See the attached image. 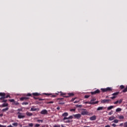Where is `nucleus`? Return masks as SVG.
Here are the masks:
<instances>
[{
    "instance_id": "ea45409f",
    "label": "nucleus",
    "mask_w": 127,
    "mask_h": 127,
    "mask_svg": "<svg viewBox=\"0 0 127 127\" xmlns=\"http://www.w3.org/2000/svg\"><path fill=\"white\" fill-rule=\"evenodd\" d=\"M4 99H5V97L4 96L0 98V100H4Z\"/></svg>"
},
{
    "instance_id": "052dcab7",
    "label": "nucleus",
    "mask_w": 127,
    "mask_h": 127,
    "mask_svg": "<svg viewBox=\"0 0 127 127\" xmlns=\"http://www.w3.org/2000/svg\"><path fill=\"white\" fill-rule=\"evenodd\" d=\"M105 127H110V125H107Z\"/></svg>"
},
{
    "instance_id": "6e6d98bb",
    "label": "nucleus",
    "mask_w": 127,
    "mask_h": 127,
    "mask_svg": "<svg viewBox=\"0 0 127 127\" xmlns=\"http://www.w3.org/2000/svg\"><path fill=\"white\" fill-rule=\"evenodd\" d=\"M70 120H68V121H65L64 122H65V123H70Z\"/></svg>"
},
{
    "instance_id": "774afa93",
    "label": "nucleus",
    "mask_w": 127,
    "mask_h": 127,
    "mask_svg": "<svg viewBox=\"0 0 127 127\" xmlns=\"http://www.w3.org/2000/svg\"><path fill=\"white\" fill-rule=\"evenodd\" d=\"M62 127H65L63 126V125H62Z\"/></svg>"
},
{
    "instance_id": "9d476101",
    "label": "nucleus",
    "mask_w": 127,
    "mask_h": 127,
    "mask_svg": "<svg viewBox=\"0 0 127 127\" xmlns=\"http://www.w3.org/2000/svg\"><path fill=\"white\" fill-rule=\"evenodd\" d=\"M99 103V101H96L95 102H89V104H91V105H96V104H98Z\"/></svg>"
},
{
    "instance_id": "c756f323",
    "label": "nucleus",
    "mask_w": 127,
    "mask_h": 127,
    "mask_svg": "<svg viewBox=\"0 0 127 127\" xmlns=\"http://www.w3.org/2000/svg\"><path fill=\"white\" fill-rule=\"evenodd\" d=\"M119 104H122V103H123V99H120L119 101Z\"/></svg>"
},
{
    "instance_id": "6e6552de",
    "label": "nucleus",
    "mask_w": 127,
    "mask_h": 127,
    "mask_svg": "<svg viewBox=\"0 0 127 127\" xmlns=\"http://www.w3.org/2000/svg\"><path fill=\"white\" fill-rule=\"evenodd\" d=\"M115 119H116V117H115V116H111V117H109L108 120L109 121H114V120H115Z\"/></svg>"
},
{
    "instance_id": "72a5a7b5",
    "label": "nucleus",
    "mask_w": 127,
    "mask_h": 127,
    "mask_svg": "<svg viewBox=\"0 0 127 127\" xmlns=\"http://www.w3.org/2000/svg\"><path fill=\"white\" fill-rule=\"evenodd\" d=\"M22 105H28V102H23Z\"/></svg>"
},
{
    "instance_id": "1a4fd4ad",
    "label": "nucleus",
    "mask_w": 127,
    "mask_h": 127,
    "mask_svg": "<svg viewBox=\"0 0 127 127\" xmlns=\"http://www.w3.org/2000/svg\"><path fill=\"white\" fill-rule=\"evenodd\" d=\"M104 109L103 107H99L97 109V111H102Z\"/></svg>"
},
{
    "instance_id": "4d7b16f0",
    "label": "nucleus",
    "mask_w": 127,
    "mask_h": 127,
    "mask_svg": "<svg viewBox=\"0 0 127 127\" xmlns=\"http://www.w3.org/2000/svg\"><path fill=\"white\" fill-rule=\"evenodd\" d=\"M112 114H113V113H112V112L109 113V115L110 116H111V115H112Z\"/></svg>"
},
{
    "instance_id": "7c9ffc66",
    "label": "nucleus",
    "mask_w": 127,
    "mask_h": 127,
    "mask_svg": "<svg viewBox=\"0 0 127 127\" xmlns=\"http://www.w3.org/2000/svg\"><path fill=\"white\" fill-rule=\"evenodd\" d=\"M17 123H13L12 125L14 126L15 127H17Z\"/></svg>"
},
{
    "instance_id": "69168bd1",
    "label": "nucleus",
    "mask_w": 127,
    "mask_h": 127,
    "mask_svg": "<svg viewBox=\"0 0 127 127\" xmlns=\"http://www.w3.org/2000/svg\"><path fill=\"white\" fill-rule=\"evenodd\" d=\"M57 109V110H60V107H58Z\"/></svg>"
},
{
    "instance_id": "37998d69",
    "label": "nucleus",
    "mask_w": 127,
    "mask_h": 127,
    "mask_svg": "<svg viewBox=\"0 0 127 127\" xmlns=\"http://www.w3.org/2000/svg\"><path fill=\"white\" fill-rule=\"evenodd\" d=\"M124 127H127V122H126V123H125L124 124Z\"/></svg>"
},
{
    "instance_id": "8fccbe9b",
    "label": "nucleus",
    "mask_w": 127,
    "mask_h": 127,
    "mask_svg": "<svg viewBox=\"0 0 127 127\" xmlns=\"http://www.w3.org/2000/svg\"><path fill=\"white\" fill-rule=\"evenodd\" d=\"M7 102V100H3V101H2V102L3 103H5V102Z\"/></svg>"
},
{
    "instance_id": "a878e982",
    "label": "nucleus",
    "mask_w": 127,
    "mask_h": 127,
    "mask_svg": "<svg viewBox=\"0 0 127 127\" xmlns=\"http://www.w3.org/2000/svg\"><path fill=\"white\" fill-rule=\"evenodd\" d=\"M39 95V94H38V93H33V96H38Z\"/></svg>"
},
{
    "instance_id": "a19ab883",
    "label": "nucleus",
    "mask_w": 127,
    "mask_h": 127,
    "mask_svg": "<svg viewBox=\"0 0 127 127\" xmlns=\"http://www.w3.org/2000/svg\"><path fill=\"white\" fill-rule=\"evenodd\" d=\"M29 127H33V124H32V123L29 124Z\"/></svg>"
},
{
    "instance_id": "39448f33",
    "label": "nucleus",
    "mask_w": 127,
    "mask_h": 127,
    "mask_svg": "<svg viewBox=\"0 0 127 127\" xmlns=\"http://www.w3.org/2000/svg\"><path fill=\"white\" fill-rule=\"evenodd\" d=\"M96 119H97V117H96V116H93L90 118V121H96Z\"/></svg>"
},
{
    "instance_id": "4468645a",
    "label": "nucleus",
    "mask_w": 127,
    "mask_h": 127,
    "mask_svg": "<svg viewBox=\"0 0 127 127\" xmlns=\"http://www.w3.org/2000/svg\"><path fill=\"white\" fill-rule=\"evenodd\" d=\"M118 94H120L119 92H115L112 94V96H117Z\"/></svg>"
},
{
    "instance_id": "393cba45",
    "label": "nucleus",
    "mask_w": 127,
    "mask_h": 127,
    "mask_svg": "<svg viewBox=\"0 0 127 127\" xmlns=\"http://www.w3.org/2000/svg\"><path fill=\"white\" fill-rule=\"evenodd\" d=\"M26 99H27V98H25V97H22L20 98L21 101H23V100H26Z\"/></svg>"
},
{
    "instance_id": "cd10ccee",
    "label": "nucleus",
    "mask_w": 127,
    "mask_h": 127,
    "mask_svg": "<svg viewBox=\"0 0 127 127\" xmlns=\"http://www.w3.org/2000/svg\"><path fill=\"white\" fill-rule=\"evenodd\" d=\"M89 97H90V95H85V96H84V98L85 99H88Z\"/></svg>"
},
{
    "instance_id": "5fc2aeb1",
    "label": "nucleus",
    "mask_w": 127,
    "mask_h": 127,
    "mask_svg": "<svg viewBox=\"0 0 127 127\" xmlns=\"http://www.w3.org/2000/svg\"><path fill=\"white\" fill-rule=\"evenodd\" d=\"M43 100H44V99H41V98H39V101H43Z\"/></svg>"
},
{
    "instance_id": "bb28decb",
    "label": "nucleus",
    "mask_w": 127,
    "mask_h": 127,
    "mask_svg": "<svg viewBox=\"0 0 127 127\" xmlns=\"http://www.w3.org/2000/svg\"><path fill=\"white\" fill-rule=\"evenodd\" d=\"M8 110V108H6L4 109H2V112H5L6 111H7Z\"/></svg>"
},
{
    "instance_id": "f3484780",
    "label": "nucleus",
    "mask_w": 127,
    "mask_h": 127,
    "mask_svg": "<svg viewBox=\"0 0 127 127\" xmlns=\"http://www.w3.org/2000/svg\"><path fill=\"white\" fill-rule=\"evenodd\" d=\"M94 101H96V98H92L90 101V103H93V102H94Z\"/></svg>"
},
{
    "instance_id": "864d4df0",
    "label": "nucleus",
    "mask_w": 127,
    "mask_h": 127,
    "mask_svg": "<svg viewBox=\"0 0 127 127\" xmlns=\"http://www.w3.org/2000/svg\"><path fill=\"white\" fill-rule=\"evenodd\" d=\"M59 104L60 105H64V103L61 102V103H59Z\"/></svg>"
},
{
    "instance_id": "4be33fe9",
    "label": "nucleus",
    "mask_w": 127,
    "mask_h": 127,
    "mask_svg": "<svg viewBox=\"0 0 127 127\" xmlns=\"http://www.w3.org/2000/svg\"><path fill=\"white\" fill-rule=\"evenodd\" d=\"M122 111V109L121 108H117L116 109V112H121Z\"/></svg>"
},
{
    "instance_id": "b1692460",
    "label": "nucleus",
    "mask_w": 127,
    "mask_h": 127,
    "mask_svg": "<svg viewBox=\"0 0 127 127\" xmlns=\"http://www.w3.org/2000/svg\"><path fill=\"white\" fill-rule=\"evenodd\" d=\"M7 106H8V104L7 103L3 104L2 105V107H7Z\"/></svg>"
},
{
    "instance_id": "2eb2a0df",
    "label": "nucleus",
    "mask_w": 127,
    "mask_h": 127,
    "mask_svg": "<svg viewBox=\"0 0 127 127\" xmlns=\"http://www.w3.org/2000/svg\"><path fill=\"white\" fill-rule=\"evenodd\" d=\"M122 92H123V93H126V92H127V86L126 88H125V89L122 91Z\"/></svg>"
},
{
    "instance_id": "dca6fc26",
    "label": "nucleus",
    "mask_w": 127,
    "mask_h": 127,
    "mask_svg": "<svg viewBox=\"0 0 127 127\" xmlns=\"http://www.w3.org/2000/svg\"><path fill=\"white\" fill-rule=\"evenodd\" d=\"M112 109H114V106H111L108 108V110H112Z\"/></svg>"
},
{
    "instance_id": "bf43d9fd",
    "label": "nucleus",
    "mask_w": 127,
    "mask_h": 127,
    "mask_svg": "<svg viewBox=\"0 0 127 127\" xmlns=\"http://www.w3.org/2000/svg\"><path fill=\"white\" fill-rule=\"evenodd\" d=\"M74 104H76V103H79V101H75L74 102Z\"/></svg>"
},
{
    "instance_id": "de8ad7c7",
    "label": "nucleus",
    "mask_w": 127,
    "mask_h": 127,
    "mask_svg": "<svg viewBox=\"0 0 127 127\" xmlns=\"http://www.w3.org/2000/svg\"><path fill=\"white\" fill-rule=\"evenodd\" d=\"M118 103H119V100H118L116 102H114V104H118Z\"/></svg>"
},
{
    "instance_id": "680f3d73",
    "label": "nucleus",
    "mask_w": 127,
    "mask_h": 127,
    "mask_svg": "<svg viewBox=\"0 0 127 127\" xmlns=\"http://www.w3.org/2000/svg\"><path fill=\"white\" fill-rule=\"evenodd\" d=\"M2 116H3V114H0V117H2Z\"/></svg>"
},
{
    "instance_id": "423d86ee",
    "label": "nucleus",
    "mask_w": 127,
    "mask_h": 127,
    "mask_svg": "<svg viewBox=\"0 0 127 127\" xmlns=\"http://www.w3.org/2000/svg\"><path fill=\"white\" fill-rule=\"evenodd\" d=\"M41 114L42 115H46V114H47V110H43V111H42L41 112Z\"/></svg>"
},
{
    "instance_id": "2f4dec72",
    "label": "nucleus",
    "mask_w": 127,
    "mask_h": 127,
    "mask_svg": "<svg viewBox=\"0 0 127 127\" xmlns=\"http://www.w3.org/2000/svg\"><path fill=\"white\" fill-rule=\"evenodd\" d=\"M119 119H120V120L124 119V116H119Z\"/></svg>"
},
{
    "instance_id": "6ab92c4d",
    "label": "nucleus",
    "mask_w": 127,
    "mask_h": 127,
    "mask_svg": "<svg viewBox=\"0 0 127 127\" xmlns=\"http://www.w3.org/2000/svg\"><path fill=\"white\" fill-rule=\"evenodd\" d=\"M101 90L102 91V92H107L106 88H101Z\"/></svg>"
},
{
    "instance_id": "20e7f679",
    "label": "nucleus",
    "mask_w": 127,
    "mask_h": 127,
    "mask_svg": "<svg viewBox=\"0 0 127 127\" xmlns=\"http://www.w3.org/2000/svg\"><path fill=\"white\" fill-rule=\"evenodd\" d=\"M81 115H82V116H85L86 115H88V114H89V112L86 111H81Z\"/></svg>"
},
{
    "instance_id": "13d9d810",
    "label": "nucleus",
    "mask_w": 127,
    "mask_h": 127,
    "mask_svg": "<svg viewBox=\"0 0 127 127\" xmlns=\"http://www.w3.org/2000/svg\"><path fill=\"white\" fill-rule=\"evenodd\" d=\"M28 96H29V97H30L31 96V94L30 93H28L27 94Z\"/></svg>"
},
{
    "instance_id": "f257e3e1",
    "label": "nucleus",
    "mask_w": 127,
    "mask_h": 127,
    "mask_svg": "<svg viewBox=\"0 0 127 127\" xmlns=\"http://www.w3.org/2000/svg\"><path fill=\"white\" fill-rule=\"evenodd\" d=\"M17 114L18 115V118L19 119H23V118H25V116L22 115V113H21L20 112H18Z\"/></svg>"
},
{
    "instance_id": "0eeeda50",
    "label": "nucleus",
    "mask_w": 127,
    "mask_h": 127,
    "mask_svg": "<svg viewBox=\"0 0 127 127\" xmlns=\"http://www.w3.org/2000/svg\"><path fill=\"white\" fill-rule=\"evenodd\" d=\"M73 118V116H69V117L67 118V117H64V119H63V121H65V120H70L71 119H72Z\"/></svg>"
},
{
    "instance_id": "f704fd0d",
    "label": "nucleus",
    "mask_w": 127,
    "mask_h": 127,
    "mask_svg": "<svg viewBox=\"0 0 127 127\" xmlns=\"http://www.w3.org/2000/svg\"><path fill=\"white\" fill-rule=\"evenodd\" d=\"M120 88L122 90H123V89H124L125 88V86L124 85H121L120 86Z\"/></svg>"
},
{
    "instance_id": "e2e57ef3",
    "label": "nucleus",
    "mask_w": 127,
    "mask_h": 127,
    "mask_svg": "<svg viewBox=\"0 0 127 127\" xmlns=\"http://www.w3.org/2000/svg\"><path fill=\"white\" fill-rule=\"evenodd\" d=\"M61 96H62V95H64V94H63V93H62V92H61Z\"/></svg>"
},
{
    "instance_id": "ddd939ff",
    "label": "nucleus",
    "mask_w": 127,
    "mask_h": 127,
    "mask_svg": "<svg viewBox=\"0 0 127 127\" xmlns=\"http://www.w3.org/2000/svg\"><path fill=\"white\" fill-rule=\"evenodd\" d=\"M27 116H28L29 117H30L32 116V113H29V112H27L26 113Z\"/></svg>"
},
{
    "instance_id": "aec40b11",
    "label": "nucleus",
    "mask_w": 127,
    "mask_h": 127,
    "mask_svg": "<svg viewBox=\"0 0 127 127\" xmlns=\"http://www.w3.org/2000/svg\"><path fill=\"white\" fill-rule=\"evenodd\" d=\"M113 123H115V124H118V123H119V120L116 119V120H115L113 122Z\"/></svg>"
},
{
    "instance_id": "a18cd8bd",
    "label": "nucleus",
    "mask_w": 127,
    "mask_h": 127,
    "mask_svg": "<svg viewBox=\"0 0 127 127\" xmlns=\"http://www.w3.org/2000/svg\"><path fill=\"white\" fill-rule=\"evenodd\" d=\"M54 102L53 101H51L49 102H48L47 104H53Z\"/></svg>"
},
{
    "instance_id": "9b49d317",
    "label": "nucleus",
    "mask_w": 127,
    "mask_h": 127,
    "mask_svg": "<svg viewBox=\"0 0 127 127\" xmlns=\"http://www.w3.org/2000/svg\"><path fill=\"white\" fill-rule=\"evenodd\" d=\"M108 91H113V89L111 87H107L106 88V92H108Z\"/></svg>"
},
{
    "instance_id": "f03ea898",
    "label": "nucleus",
    "mask_w": 127,
    "mask_h": 127,
    "mask_svg": "<svg viewBox=\"0 0 127 127\" xmlns=\"http://www.w3.org/2000/svg\"><path fill=\"white\" fill-rule=\"evenodd\" d=\"M109 102H111V99H104L101 101L102 104H106V103H108Z\"/></svg>"
},
{
    "instance_id": "09e8293b",
    "label": "nucleus",
    "mask_w": 127,
    "mask_h": 127,
    "mask_svg": "<svg viewBox=\"0 0 127 127\" xmlns=\"http://www.w3.org/2000/svg\"><path fill=\"white\" fill-rule=\"evenodd\" d=\"M6 98H10V96L9 95H7L6 97H5Z\"/></svg>"
},
{
    "instance_id": "c03bdc74",
    "label": "nucleus",
    "mask_w": 127,
    "mask_h": 127,
    "mask_svg": "<svg viewBox=\"0 0 127 127\" xmlns=\"http://www.w3.org/2000/svg\"><path fill=\"white\" fill-rule=\"evenodd\" d=\"M54 127H60V125H55Z\"/></svg>"
},
{
    "instance_id": "5701e85b",
    "label": "nucleus",
    "mask_w": 127,
    "mask_h": 127,
    "mask_svg": "<svg viewBox=\"0 0 127 127\" xmlns=\"http://www.w3.org/2000/svg\"><path fill=\"white\" fill-rule=\"evenodd\" d=\"M0 96H5V93H0Z\"/></svg>"
},
{
    "instance_id": "49530a36",
    "label": "nucleus",
    "mask_w": 127,
    "mask_h": 127,
    "mask_svg": "<svg viewBox=\"0 0 127 127\" xmlns=\"http://www.w3.org/2000/svg\"><path fill=\"white\" fill-rule=\"evenodd\" d=\"M76 99V98H72L71 99V102H74V101H75V99Z\"/></svg>"
},
{
    "instance_id": "7ed1b4c3",
    "label": "nucleus",
    "mask_w": 127,
    "mask_h": 127,
    "mask_svg": "<svg viewBox=\"0 0 127 127\" xmlns=\"http://www.w3.org/2000/svg\"><path fill=\"white\" fill-rule=\"evenodd\" d=\"M81 116L82 115L80 114L73 115V117L75 118V119H80V118H81Z\"/></svg>"
},
{
    "instance_id": "412c9836",
    "label": "nucleus",
    "mask_w": 127,
    "mask_h": 127,
    "mask_svg": "<svg viewBox=\"0 0 127 127\" xmlns=\"http://www.w3.org/2000/svg\"><path fill=\"white\" fill-rule=\"evenodd\" d=\"M75 106L76 107V108H82V107H83V106L81 105H75Z\"/></svg>"
},
{
    "instance_id": "58836bf2",
    "label": "nucleus",
    "mask_w": 127,
    "mask_h": 127,
    "mask_svg": "<svg viewBox=\"0 0 127 127\" xmlns=\"http://www.w3.org/2000/svg\"><path fill=\"white\" fill-rule=\"evenodd\" d=\"M69 96H74V93H68Z\"/></svg>"
},
{
    "instance_id": "473e14b6",
    "label": "nucleus",
    "mask_w": 127,
    "mask_h": 127,
    "mask_svg": "<svg viewBox=\"0 0 127 127\" xmlns=\"http://www.w3.org/2000/svg\"><path fill=\"white\" fill-rule=\"evenodd\" d=\"M9 102L11 103L14 102V99H9Z\"/></svg>"
},
{
    "instance_id": "603ef678",
    "label": "nucleus",
    "mask_w": 127,
    "mask_h": 127,
    "mask_svg": "<svg viewBox=\"0 0 127 127\" xmlns=\"http://www.w3.org/2000/svg\"><path fill=\"white\" fill-rule=\"evenodd\" d=\"M112 127H117V125L116 124H113Z\"/></svg>"
},
{
    "instance_id": "4c0bfd02",
    "label": "nucleus",
    "mask_w": 127,
    "mask_h": 127,
    "mask_svg": "<svg viewBox=\"0 0 127 127\" xmlns=\"http://www.w3.org/2000/svg\"><path fill=\"white\" fill-rule=\"evenodd\" d=\"M31 111H36V108H32L31 109Z\"/></svg>"
},
{
    "instance_id": "0e129e2a",
    "label": "nucleus",
    "mask_w": 127,
    "mask_h": 127,
    "mask_svg": "<svg viewBox=\"0 0 127 127\" xmlns=\"http://www.w3.org/2000/svg\"><path fill=\"white\" fill-rule=\"evenodd\" d=\"M40 122H41V123H43V120H40Z\"/></svg>"
},
{
    "instance_id": "3c124183",
    "label": "nucleus",
    "mask_w": 127,
    "mask_h": 127,
    "mask_svg": "<svg viewBox=\"0 0 127 127\" xmlns=\"http://www.w3.org/2000/svg\"><path fill=\"white\" fill-rule=\"evenodd\" d=\"M0 127H6V126L0 125Z\"/></svg>"
},
{
    "instance_id": "a211bd4d",
    "label": "nucleus",
    "mask_w": 127,
    "mask_h": 127,
    "mask_svg": "<svg viewBox=\"0 0 127 127\" xmlns=\"http://www.w3.org/2000/svg\"><path fill=\"white\" fill-rule=\"evenodd\" d=\"M95 92L96 94H100V90L97 89L96 91H95Z\"/></svg>"
},
{
    "instance_id": "e433bc0d",
    "label": "nucleus",
    "mask_w": 127,
    "mask_h": 127,
    "mask_svg": "<svg viewBox=\"0 0 127 127\" xmlns=\"http://www.w3.org/2000/svg\"><path fill=\"white\" fill-rule=\"evenodd\" d=\"M75 111H76L75 109H72L70 110V112H75Z\"/></svg>"
},
{
    "instance_id": "f8f14e48",
    "label": "nucleus",
    "mask_w": 127,
    "mask_h": 127,
    "mask_svg": "<svg viewBox=\"0 0 127 127\" xmlns=\"http://www.w3.org/2000/svg\"><path fill=\"white\" fill-rule=\"evenodd\" d=\"M63 117H67L68 113H64L62 115Z\"/></svg>"
},
{
    "instance_id": "79ce46f5",
    "label": "nucleus",
    "mask_w": 127,
    "mask_h": 127,
    "mask_svg": "<svg viewBox=\"0 0 127 127\" xmlns=\"http://www.w3.org/2000/svg\"><path fill=\"white\" fill-rule=\"evenodd\" d=\"M35 127H40V125L39 124H36L35 126Z\"/></svg>"
},
{
    "instance_id": "c85d7f7f",
    "label": "nucleus",
    "mask_w": 127,
    "mask_h": 127,
    "mask_svg": "<svg viewBox=\"0 0 127 127\" xmlns=\"http://www.w3.org/2000/svg\"><path fill=\"white\" fill-rule=\"evenodd\" d=\"M116 98H117V96L114 95L113 97H111V99H112V100H114V99H116Z\"/></svg>"
},
{
    "instance_id": "c9c22d12",
    "label": "nucleus",
    "mask_w": 127,
    "mask_h": 127,
    "mask_svg": "<svg viewBox=\"0 0 127 127\" xmlns=\"http://www.w3.org/2000/svg\"><path fill=\"white\" fill-rule=\"evenodd\" d=\"M91 95H96V92L94 91V92H91Z\"/></svg>"
},
{
    "instance_id": "338daca9",
    "label": "nucleus",
    "mask_w": 127,
    "mask_h": 127,
    "mask_svg": "<svg viewBox=\"0 0 127 127\" xmlns=\"http://www.w3.org/2000/svg\"><path fill=\"white\" fill-rule=\"evenodd\" d=\"M120 127H122V126H123V124H121L120 125Z\"/></svg>"
}]
</instances>
